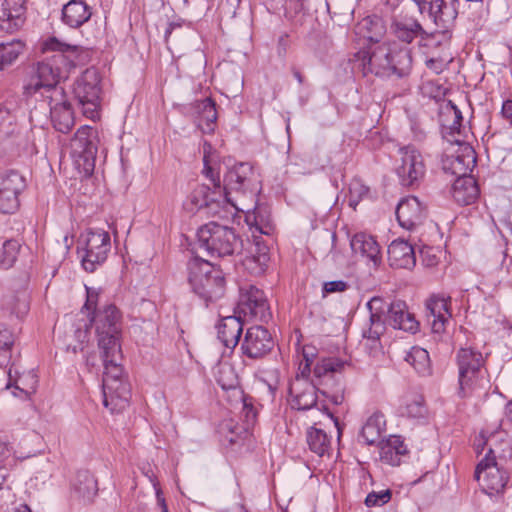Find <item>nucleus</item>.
<instances>
[{
	"label": "nucleus",
	"instance_id": "1",
	"mask_svg": "<svg viewBox=\"0 0 512 512\" xmlns=\"http://www.w3.org/2000/svg\"><path fill=\"white\" fill-rule=\"evenodd\" d=\"M42 51L57 54L53 56V63H37L24 84V93L27 96L39 94L40 97L49 99L53 127L61 133H67L74 126L75 118L63 89L57 84L68 77L71 69L89 62L91 52L57 36L45 39L42 42Z\"/></svg>",
	"mask_w": 512,
	"mask_h": 512
},
{
	"label": "nucleus",
	"instance_id": "2",
	"mask_svg": "<svg viewBox=\"0 0 512 512\" xmlns=\"http://www.w3.org/2000/svg\"><path fill=\"white\" fill-rule=\"evenodd\" d=\"M99 294V289L86 286V302L83 309L88 315L91 312L93 314L91 321L95 326L97 344L103 361V404L115 413L127 406L129 396V385L124 379L121 365V314L114 305H107L96 312Z\"/></svg>",
	"mask_w": 512,
	"mask_h": 512
},
{
	"label": "nucleus",
	"instance_id": "3",
	"mask_svg": "<svg viewBox=\"0 0 512 512\" xmlns=\"http://www.w3.org/2000/svg\"><path fill=\"white\" fill-rule=\"evenodd\" d=\"M256 204V199L251 202L239 201L233 202L236 211L245 214V222L249 227L253 242L249 245L247 253L242 260L244 268L251 274H262L270 261L269 248L262 236H272L275 232V225L271 218L270 209L262 204Z\"/></svg>",
	"mask_w": 512,
	"mask_h": 512
},
{
	"label": "nucleus",
	"instance_id": "4",
	"mask_svg": "<svg viewBox=\"0 0 512 512\" xmlns=\"http://www.w3.org/2000/svg\"><path fill=\"white\" fill-rule=\"evenodd\" d=\"M439 117L443 139L449 144L444 152V169L458 178L467 177L476 163V156L473 148L462 137V113L449 101L441 107Z\"/></svg>",
	"mask_w": 512,
	"mask_h": 512
},
{
	"label": "nucleus",
	"instance_id": "5",
	"mask_svg": "<svg viewBox=\"0 0 512 512\" xmlns=\"http://www.w3.org/2000/svg\"><path fill=\"white\" fill-rule=\"evenodd\" d=\"M356 63L363 72L379 76L396 75L399 77L409 74L412 67L410 49L396 44H378L372 42L367 50L356 54Z\"/></svg>",
	"mask_w": 512,
	"mask_h": 512
},
{
	"label": "nucleus",
	"instance_id": "6",
	"mask_svg": "<svg viewBox=\"0 0 512 512\" xmlns=\"http://www.w3.org/2000/svg\"><path fill=\"white\" fill-rule=\"evenodd\" d=\"M317 356V349L312 345H305L302 348V360L299 363L298 373L291 382L289 388V402L291 407L298 410H308L316 407L331 418L339 430L338 420L333 417L329 408L317 400V389L313 383L308 380L311 372V366Z\"/></svg>",
	"mask_w": 512,
	"mask_h": 512
},
{
	"label": "nucleus",
	"instance_id": "7",
	"mask_svg": "<svg viewBox=\"0 0 512 512\" xmlns=\"http://www.w3.org/2000/svg\"><path fill=\"white\" fill-rule=\"evenodd\" d=\"M211 149V145L205 142L203 145V172L213 182L216 189L211 190L206 185H198L194 188L183 202V209L190 215L199 212L207 216L217 215L220 214L222 206H229L226 201H223L224 196L220 190L219 176L212 167Z\"/></svg>",
	"mask_w": 512,
	"mask_h": 512
},
{
	"label": "nucleus",
	"instance_id": "8",
	"mask_svg": "<svg viewBox=\"0 0 512 512\" xmlns=\"http://www.w3.org/2000/svg\"><path fill=\"white\" fill-rule=\"evenodd\" d=\"M260 191V179L257 171L249 163H238L231 167L224 178V198L233 207V202H253Z\"/></svg>",
	"mask_w": 512,
	"mask_h": 512
},
{
	"label": "nucleus",
	"instance_id": "9",
	"mask_svg": "<svg viewBox=\"0 0 512 512\" xmlns=\"http://www.w3.org/2000/svg\"><path fill=\"white\" fill-rule=\"evenodd\" d=\"M188 282L194 293L207 302L220 298L224 293L223 272L198 257L188 262Z\"/></svg>",
	"mask_w": 512,
	"mask_h": 512
},
{
	"label": "nucleus",
	"instance_id": "10",
	"mask_svg": "<svg viewBox=\"0 0 512 512\" xmlns=\"http://www.w3.org/2000/svg\"><path fill=\"white\" fill-rule=\"evenodd\" d=\"M72 93L82 114L93 121L100 118L102 103L101 76L97 69H86L77 77Z\"/></svg>",
	"mask_w": 512,
	"mask_h": 512
},
{
	"label": "nucleus",
	"instance_id": "11",
	"mask_svg": "<svg viewBox=\"0 0 512 512\" xmlns=\"http://www.w3.org/2000/svg\"><path fill=\"white\" fill-rule=\"evenodd\" d=\"M197 237L201 247L219 257L232 255L242 246L232 228L216 222H209L199 228Z\"/></svg>",
	"mask_w": 512,
	"mask_h": 512
},
{
	"label": "nucleus",
	"instance_id": "12",
	"mask_svg": "<svg viewBox=\"0 0 512 512\" xmlns=\"http://www.w3.org/2000/svg\"><path fill=\"white\" fill-rule=\"evenodd\" d=\"M96 131L88 125L81 126L70 141V155L74 168L81 177H89L95 168L97 154Z\"/></svg>",
	"mask_w": 512,
	"mask_h": 512
},
{
	"label": "nucleus",
	"instance_id": "13",
	"mask_svg": "<svg viewBox=\"0 0 512 512\" xmlns=\"http://www.w3.org/2000/svg\"><path fill=\"white\" fill-rule=\"evenodd\" d=\"M78 249L83 268L94 272L108 257L111 250L110 235L103 229H87L79 238Z\"/></svg>",
	"mask_w": 512,
	"mask_h": 512
},
{
	"label": "nucleus",
	"instance_id": "14",
	"mask_svg": "<svg viewBox=\"0 0 512 512\" xmlns=\"http://www.w3.org/2000/svg\"><path fill=\"white\" fill-rule=\"evenodd\" d=\"M475 477L481 489L489 496L503 492L508 476L498 466L495 457H484L477 465Z\"/></svg>",
	"mask_w": 512,
	"mask_h": 512
},
{
	"label": "nucleus",
	"instance_id": "15",
	"mask_svg": "<svg viewBox=\"0 0 512 512\" xmlns=\"http://www.w3.org/2000/svg\"><path fill=\"white\" fill-rule=\"evenodd\" d=\"M401 163L397 174L404 185L410 186L422 180L426 173V163L421 151L408 145L399 150Z\"/></svg>",
	"mask_w": 512,
	"mask_h": 512
},
{
	"label": "nucleus",
	"instance_id": "16",
	"mask_svg": "<svg viewBox=\"0 0 512 512\" xmlns=\"http://www.w3.org/2000/svg\"><path fill=\"white\" fill-rule=\"evenodd\" d=\"M239 313L254 320L266 322L271 317L267 299L260 289L249 286L242 289L238 304Z\"/></svg>",
	"mask_w": 512,
	"mask_h": 512
},
{
	"label": "nucleus",
	"instance_id": "17",
	"mask_svg": "<svg viewBox=\"0 0 512 512\" xmlns=\"http://www.w3.org/2000/svg\"><path fill=\"white\" fill-rule=\"evenodd\" d=\"M25 188L24 178L16 171L0 175V212L13 213L19 207V194Z\"/></svg>",
	"mask_w": 512,
	"mask_h": 512
},
{
	"label": "nucleus",
	"instance_id": "18",
	"mask_svg": "<svg viewBox=\"0 0 512 512\" xmlns=\"http://www.w3.org/2000/svg\"><path fill=\"white\" fill-rule=\"evenodd\" d=\"M399 225L406 230H413L426 217V205L415 196L403 198L396 209Z\"/></svg>",
	"mask_w": 512,
	"mask_h": 512
},
{
	"label": "nucleus",
	"instance_id": "19",
	"mask_svg": "<svg viewBox=\"0 0 512 512\" xmlns=\"http://www.w3.org/2000/svg\"><path fill=\"white\" fill-rule=\"evenodd\" d=\"M350 246L353 254L365 260L369 267L377 269L381 265V248L373 236L357 233L351 238Z\"/></svg>",
	"mask_w": 512,
	"mask_h": 512
},
{
	"label": "nucleus",
	"instance_id": "20",
	"mask_svg": "<svg viewBox=\"0 0 512 512\" xmlns=\"http://www.w3.org/2000/svg\"><path fill=\"white\" fill-rule=\"evenodd\" d=\"M273 347V340L269 331L262 326L250 327L242 343V350L250 358L265 355Z\"/></svg>",
	"mask_w": 512,
	"mask_h": 512
},
{
	"label": "nucleus",
	"instance_id": "21",
	"mask_svg": "<svg viewBox=\"0 0 512 512\" xmlns=\"http://www.w3.org/2000/svg\"><path fill=\"white\" fill-rule=\"evenodd\" d=\"M25 0H0V29L7 33L17 31L25 20Z\"/></svg>",
	"mask_w": 512,
	"mask_h": 512
},
{
	"label": "nucleus",
	"instance_id": "22",
	"mask_svg": "<svg viewBox=\"0 0 512 512\" xmlns=\"http://www.w3.org/2000/svg\"><path fill=\"white\" fill-rule=\"evenodd\" d=\"M428 321L431 329L436 334L445 331L446 325L450 322L452 314L450 311V298L444 296H433L426 303Z\"/></svg>",
	"mask_w": 512,
	"mask_h": 512
},
{
	"label": "nucleus",
	"instance_id": "23",
	"mask_svg": "<svg viewBox=\"0 0 512 512\" xmlns=\"http://www.w3.org/2000/svg\"><path fill=\"white\" fill-rule=\"evenodd\" d=\"M388 260L392 267L411 269L415 266L414 248L403 239H396L388 246Z\"/></svg>",
	"mask_w": 512,
	"mask_h": 512
},
{
	"label": "nucleus",
	"instance_id": "24",
	"mask_svg": "<svg viewBox=\"0 0 512 512\" xmlns=\"http://www.w3.org/2000/svg\"><path fill=\"white\" fill-rule=\"evenodd\" d=\"M386 321L394 329L411 333L416 332L418 329V322L407 310L406 304L401 301L391 303L388 308Z\"/></svg>",
	"mask_w": 512,
	"mask_h": 512
},
{
	"label": "nucleus",
	"instance_id": "25",
	"mask_svg": "<svg viewBox=\"0 0 512 512\" xmlns=\"http://www.w3.org/2000/svg\"><path fill=\"white\" fill-rule=\"evenodd\" d=\"M488 387L489 381L484 370L459 373L458 394L462 398L479 396Z\"/></svg>",
	"mask_w": 512,
	"mask_h": 512
},
{
	"label": "nucleus",
	"instance_id": "26",
	"mask_svg": "<svg viewBox=\"0 0 512 512\" xmlns=\"http://www.w3.org/2000/svg\"><path fill=\"white\" fill-rule=\"evenodd\" d=\"M457 0H433L429 6V15L434 23L442 28H448L458 14Z\"/></svg>",
	"mask_w": 512,
	"mask_h": 512
},
{
	"label": "nucleus",
	"instance_id": "27",
	"mask_svg": "<svg viewBox=\"0 0 512 512\" xmlns=\"http://www.w3.org/2000/svg\"><path fill=\"white\" fill-rule=\"evenodd\" d=\"M407 453V447L399 436H390L379 442V459L381 462L398 466Z\"/></svg>",
	"mask_w": 512,
	"mask_h": 512
},
{
	"label": "nucleus",
	"instance_id": "28",
	"mask_svg": "<svg viewBox=\"0 0 512 512\" xmlns=\"http://www.w3.org/2000/svg\"><path fill=\"white\" fill-rule=\"evenodd\" d=\"M91 15L90 7L82 0H71L62 9L63 22L72 28L83 25Z\"/></svg>",
	"mask_w": 512,
	"mask_h": 512
},
{
	"label": "nucleus",
	"instance_id": "29",
	"mask_svg": "<svg viewBox=\"0 0 512 512\" xmlns=\"http://www.w3.org/2000/svg\"><path fill=\"white\" fill-rule=\"evenodd\" d=\"M398 413L401 417L412 420H423L427 416V408L422 395L417 393H407L398 407Z\"/></svg>",
	"mask_w": 512,
	"mask_h": 512
},
{
	"label": "nucleus",
	"instance_id": "30",
	"mask_svg": "<svg viewBox=\"0 0 512 512\" xmlns=\"http://www.w3.org/2000/svg\"><path fill=\"white\" fill-rule=\"evenodd\" d=\"M35 454L31 449H25L21 446L13 447L11 443L0 436V461L4 468L13 469L18 462L27 460Z\"/></svg>",
	"mask_w": 512,
	"mask_h": 512
},
{
	"label": "nucleus",
	"instance_id": "31",
	"mask_svg": "<svg viewBox=\"0 0 512 512\" xmlns=\"http://www.w3.org/2000/svg\"><path fill=\"white\" fill-rule=\"evenodd\" d=\"M242 330L243 324L240 317L227 316L221 320L218 326V338L227 348H233L237 345Z\"/></svg>",
	"mask_w": 512,
	"mask_h": 512
},
{
	"label": "nucleus",
	"instance_id": "32",
	"mask_svg": "<svg viewBox=\"0 0 512 512\" xmlns=\"http://www.w3.org/2000/svg\"><path fill=\"white\" fill-rule=\"evenodd\" d=\"M391 29L393 34L401 41L409 44L422 32L419 22L408 16H398L394 19Z\"/></svg>",
	"mask_w": 512,
	"mask_h": 512
},
{
	"label": "nucleus",
	"instance_id": "33",
	"mask_svg": "<svg viewBox=\"0 0 512 512\" xmlns=\"http://www.w3.org/2000/svg\"><path fill=\"white\" fill-rule=\"evenodd\" d=\"M479 194L478 186L472 177H459L453 184L452 196L462 205L473 203Z\"/></svg>",
	"mask_w": 512,
	"mask_h": 512
},
{
	"label": "nucleus",
	"instance_id": "34",
	"mask_svg": "<svg viewBox=\"0 0 512 512\" xmlns=\"http://www.w3.org/2000/svg\"><path fill=\"white\" fill-rule=\"evenodd\" d=\"M196 112L198 114V125L200 129L204 133H212L217 120L215 103L210 98H205L197 102Z\"/></svg>",
	"mask_w": 512,
	"mask_h": 512
},
{
	"label": "nucleus",
	"instance_id": "35",
	"mask_svg": "<svg viewBox=\"0 0 512 512\" xmlns=\"http://www.w3.org/2000/svg\"><path fill=\"white\" fill-rule=\"evenodd\" d=\"M385 417L381 413L372 414L365 422L361 437L367 444H374L379 441L385 431Z\"/></svg>",
	"mask_w": 512,
	"mask_h": 512
},
{
	"label": "nucleus",
	"instance_id": "36",
	"mask_svg": "<svg viewBox=\"0 0 512 512\" xmlns=\"http://www.w3.org/2000/svg\"><path fill=\"white\" fill-rule=\"evenodd\" d=\"M349 365L348 361L337 357L322 358L314 366L313 374L319 380L331 378L335 373L341 372L345 366Z\"/></svg>",
	"mask_w": 512,
	"mask_h": 512
},
{
	"label": "nucleus",
	"instance_id": "37",
	"mask_svg": "<svg viewBox=\"0 0 512 512\" xmlns=\"http://www.w3.org/2000/svg\"><path fill=\"white\" fill-rule=\"evenodd\" d=\"M25 50V43L19 39L0 42V70L13 65Z\"/></svg>",
	"mask_w": 512,
	"mask_h": 512
},
{
	"label": "nucleus",
	"instance_id": "38",
	"mask_svg": "<svg viewBox=\"0 0 512 512\" xmlns=\"http://www.w3.org/2000/svg\"><path fill=\"white\" fill-rule=\"evenodd\" d=\"M384 31L382 20L377 17H366L356 27V33L370 43L378 42Z\"/></svg>",
	"mask_w": 512,
	"mask_h": 512
},
{
	"label": "nucleus",
	"instance_id": "39",
	"mask_svg": "<svg viewBox=\"0 0 512 512\" xmlns=\"http://www.w3.org/2000/svg\"><path fill=\"white\" fill-rule=\"evenodd\" d=\"M459 373L480 371L483 365V357L480 352L470 348H462L458 352Z\"/></svg>",
	"mask_w": 512,
	"mask_h": 512
},
{
	"label": "nucleus",
	"instance_id": "40",
	"mask_svg": "<svg viewBox=\"0 0 512 512\" xmlns=\"http://www.w3.org/2000/svg\"><path fill=\"white\" fill-rule=\"evenodd\" d=\"M215 377L223 390H234L242 398V392L237 390L238 376L231 364L227 362L220 363L216 368Z\"/></svg>",
	"mask_w": 512,
	"mask_h": 512
},
{
	"label": "nucleus",
	"instance_id": "41",
	"mask_svg": "<svg viewBox=\"0 0 512 512\" xmlns=\"http://www.w3.org/2000/svg\"><path fill=\"white\" fill-rule=\"evenodd\" d=\"M405 360L421 375H428L431 370L430 358L427 350L421 347H412Z\"/></svg>",
	"mask_w": 512,
	"mask_h": 512
},
{
	"label": "nucleus",
	"instance_id": "42",
	"mask_svg": "<svg viewBox=\"0 0 512 512\" xmlns=\"http://www.w3.org/2000/svg\"><path fill=\"white\" fill-rule=\"evenodd\" d=\"M74 490L84 500L90 501L97 492V483L94 477L88 472H81L77 475L74 483Z\"/></svg>",
	"mask_w": 512,
	"mask_h": 512
},
{
	"label": "nucleus",
	"instance_id": "43",
	"mask_svg": "<svg viewBox=\"0 0 512 512\" xmlns=\"http://www.w3.org/2000/svg\"><path fill=\"white\" fill-rule=\"evenodd\" d=\"M307 442L310 449L322 456L330 447V439L327 434L319 428L311 427L307 431Z\"/></svg>",
	"mask_w": 512,
	"mask_h": 512
},
{
	"label": "nucleus",
	"instance_id": "44",
	"mask_svg": "<svg viewBox=\"0 0 512 512\" xmlns=\"http://www.w3.org/2000/svg\"><path fill=\"white\" fill-rule=\"evenodd\" d=\"M14 342V334L8 328L0 326V366H5L9 363Z\"/></svg>",
	"mask_w": 512,
	"mask_h": 512
},
{
	"label": "nucleus",
	"instance_id": "45",
	"mask_svg": "<svg viewBox=\"0 0 512 512\" xmlns=\"http://www.w3.org/2000/svg\"><path fill=\"white\" fill-rule=\"evenodd\" d=\"M20 243L17 240H7L2 245V250L0 253V267L3 269H8L13 266L15 263L19 251H20Z\"/></svg>",
	"mask_w": 512,
	"mask_h": 512
},
{
	"label": "nucleus",
	"instance_id": "46",
	"mask_svg": "<svg viewBox=\"0 0 512 512\" xmlns=\"http://www.w3.org/2000/svg\"><path fill=\"white\" fill-rule=\"evenodd\" d=\"M499 436L492 434L490 436H486L484 432H481L474 440V449L477 454H482L487 448V453L485 457H495L496 458V442Z\"/></svg>",
	"mask_w": 512,
	"mask_h": 512
},
{
	"label": "nucleus",
	"instance_id": "47",
	"mask_svg": "<svg viewBox=\"0 0 512 512\" xmlns=\"http://www.w3.org/2000/svg\"><path fill=\"white\" fill-rule=\"evenodd\" d=\"M385 326L380 316L376 313H371L370 325L367 329L363 330V337L372 342H377L380 336L384 333Z\"/></svg>",
	"mask_w": 512,
	"mask_h": 512
},
{
	"label": "nucleus",
	"instance_id": "48",
	"mask_svg": "<svg viewBox=\"0 0 512 512\" xmlns=\"http://www.w3.org/2000/svg\"><path fill=\"white\" fill-rule=\"evenodd\" d=\"M6 304L17 317L24 316L29 310L28 296L24 292L10 297Z\"/></svg>",
	"mask_w": 512,
	"mask_h": 512
},
{
	"label": "nucleus",
	"instance_id": "49",
	"mask_svg": "<svg viewBox=\"0 0 512 512\" xmlns=\"http://www.w3.org/2000/svg\"><path fill=\"white\" fill-rule=\"evenodd\" d=\"M143 474L148 478L149 482L152 484V486L155 490L157 503L161 507L162 512H168L165 498L161 491V488H160V485H159L156 475L154 474V472L152 471V469L150 467L143 468Z\"/></svg>",
	"mask_w": 512,
	"mask_h": 512
},
{
	"label": "nucleus",
	"instance_id": "50",
	"mask_svg": "<svg viewBox=\"0 0 512 512\" xmlns=\"http://www.w3.org/2000/svg\"><path fill=\"white\" fill-rule=\"evenodd\" d=\"M368 193V188L358 180H354L349 185V205L353 208L359 203L360 199Z\"/></svg>",
	"mask_w": 512,
	"mask_h": 512
},
{
	"label": "nucleus",
	"instance_id": "51",
	"mask_svg": "<svg viewBox=\"0 0 512 512\" xmlns=\"http://www.w3.org/2000/svg\"><path fill=\"white\" fill-rule=\"evenodd\" d=\"M391 499V491L389 489L381 491H373L369 493L365 499V504L368 507L382 506L388 503Z\"/></svg>",
	"mask_w": 512,
	"mask_h": 512
},
{
	"label": "nucleus",
	"instance_id": "52",
	"mask_svg": "<svg viewBox=\"0 0 512 512\" xmlns=\"http://www.w3.org/2000/svg\"><path fill=\"white\" fill-rule=\"evenodd\" d=\"M348 288V284L343 280L328 281L323 284L322 294L326 297L328 294L344 292Z\"/></svg>",
	"mask_w": 512,
	"mask_h": 512
},
{
	"label": "nucleus",
	"instance_id": "53",
	"mask_svg": "<svg viewBox=\"0 0 512 512\" xmlns=\"http://www.w3.org/2000/svg\"><path fill=\"white\" fill-rule=\"evenodd\" d=\"M322 394L329 400L332 405L339 406L344 403L345 396L342 386H339L333 393L322 391Z\"/></svg>",
	"mask_w": 512,
	"mask_h": 512
},
{
	"label": "nucleus",
	"instance_id": "54",
	"mask_svg": "<svg viewBox=\"0 0 512 512\" xmlns=\"http://www.w3.org/2000/svg\"><path fill=\"white\" fill-rule=\"evenodd\" d=\"M449 62H450L449 59L431 58L426 61V65L428 68H430L432 71H434L435 73L438 74L446 68V66L448 65Z\"/></svg>",
	"mask_w": 512,
	"mask_h": 512
},
{
	"label": "nucleus",
	"instance_id": "55",
	"mask_svg": "<svg viewBox=\"0 0 512 512\" xmlns=\"http://www.w3.org/2000/svg\"><path fill=\"white\" fill-rule=\"evenodd\" d=\"M75 336L78 339V341L80 342V346L79 347L74 346L73 352L76 353L78 350L84 351L85 347L83 344L88 341V330L87 329H84V330L79 329L76 331Z\"/></svg>",
	"mask_w": 512,
	"mask_h": 512
},
{
	"label": "nucleus",
	"instance_id": "56",
	"mask_svg": "<svg viewBox=\"0 0 512 512\" xmlns=\"http://www.w3.org/2000/svg\"><path fill=\"white\" fill-rule=\"evenodd\" d=\"M502 116L512 124V99L507 100L502 105Z\"/></svg>",
	"mask_w": 512,
	"mask_h": 512
},
{
	"label": "nucleus",
	"instance_id": "57",
	"mask_svg": "<svg viewBox=\"0 0 512 512\" xmlns=\"http://www.w3.org/2000/svg\"><path fill=\"white\" fill-rule=\"evenodd\" d=\"M85 364L89 369L97 366L98 359L95 353L85 355Z\"/></svg>",
	"mask_w": 512,
	"mask_h": 512
},
{
	"label": "nucleus",
	"instance_id": "58",
	"mask_svg": "<svg viewBox=\"0 0 512 512\" xmlns=\"http://www.w3.org/2000/svg\"><path fill=\"white\" fill-rule=\"evenodd\" d=\"M413 1L417 4L420 11H423V9H425L426 6L429 7L431 2H433V0H413Z\"/></svg>",
	"mask_w": 512,
	"mask_h": 512
},
{
	"label": "nucleus",
	"instance_id": "59",
	"mask_svg": "<svg viewBox=\"0 0 512 512\" xmlns=\"http://www.w3.org/2000/svg\"><path fill=\"white\" fill-rule=\"evenodd\" d=\"M277 384L278 381L276 378L272 382L267 383V388L271 394H274V392L277 390Z\"/></svg>",
	"mask_w": 512,
	"mask_h": 512
},
{
	"label": "nucleus",
	"instance_id": "60",
	"mask_svg": "<svg viewBox=\"0 0 512 512\" xmlns=\"http://www.w3.org/2000/svg\"><path fill=\"white\" fill-rule=\"evenodd\" d=\"M222 512H248L243 505L237 506L235 509H225Z\"/></svg>",
	"mask_w": 512,
	"mask_h": 512
},
{
	"label": "nucleus",
	"instance_id": "61",
	"mask_svg": "<svg viewBox=\"0 0 512 512\" xmlns=\"http://www.w3.org/2000/svg\"><path fill=\"white\" fill-rule=\"evenodd\" d=\"M402 0H385L386 5H388L391 8H396Z\"/></svg>",
	"mask_w": 512,
	"mask_h": 512
},
{
	"label": "nucleus",
	"instance_id": "62",
	"mask_svg": "<svg viewBox=\"0 0 512 512\" xmlns=\"http://www.w3.org/2000/svg\"><path fill=\"white\" fill-rule=\"evenodd\" d=\"M380 302H381V300H380L379 298H372V299L368 302V304H367V305H368V307L370 308V310H372V309H373V307H374L376 304L380 303Z\"/></svg>",
	"mask_w": 512,
	"mask_h": 512
},
{
	"label": "nucleus",
	"instance_id": "63",
	"mask_svg": "<svg viewBox=\"0 0 512 512\" xmlns=\"http://www.w3.org/2000/svg\"><path fill=\"white\" fill-rule=\"evenodd\" d=\"M424 261H425L427 266H433V265L436 264V259L434 257L433 258H429V259L424 260Z\"/></svg>",
	"mask_w": 512,
	"mask_h": 512
},
{
	"label": "nucleus",
	"instance_id": "64",
	"mask_svg": "<svg viewBox=\"0 0 512 512\" xmlns=\"http://www.w3.org/2000/svg\"><path fill=\"white\" fill-rule=\"evenodd\" d=\"M226 428H227V429L229 428V430H231V431H232V429L230 428V426H229L228 424H223V425H221V428H220V429H221V432H223V431H224V429H226Z\"/></svg>",
	"mask_w": 512,
	"mask_h": 512
}]
</instances>
